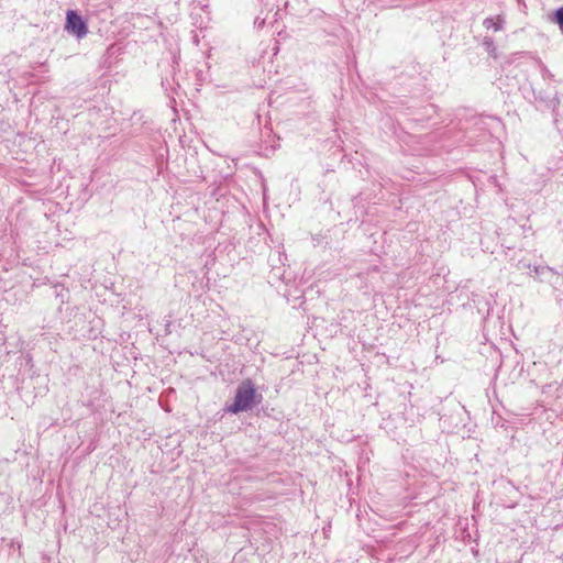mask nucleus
<instances>
[{"mask_svg": "<svg viewBox=\"0 0 563 563\" xmlns=\"http://www.w3.org/2000/svg\"><path fill=\"white\" fill-rule=\"evenodd\" d=\"M194 42H195L196 45H198V43H199V40H198L196 34L194 35Z\"/></svg>", "mask_w": 563, "mask_h": 563, "instance_id": "9", "label": "nucleus"}, {"mask_svg": "<svg viewBox=\"0 0 563 563\" xmlns=\"http://www.w3.org/2000/svg\"><path fill=\"white\" fill-rule=\"evenodd\" d=\"M255 24H257L258 26H262V25L264 24V20H261V21H260V19L257 18V19L255 20Z\"/></svg>", "mask_w": 563, "mask_h": 563, "instance_id": "8", "label": "nucleus"}, {"mask_svg": "<svg viewBox=\"0 0 563 563\" xmlns=\"http://www.w3.org/2000/svg\"><path fill=\"white\" fill-rule=\"evenodd\" d=\"M545 282L552 284L554 286V288H556V289H560L561 287H563V276L558 274L555 271H554L553 276L548 275V278L545 279Z\"/></svg>", "mask_w": 563, "mask_h": 563, "instance_id": "6", "label": "nucleus"}, {"mask_svg": "<svg viewBox=\"0 0 563 563\" xmlns=\"http://www.w3.org/2000/svg\"><path fill=\"white\" fill-rule=\"evenodd\" d=\"M505 19L503 15H497L496 19L489 16L483 21V26L487 30L493 29L495 32L504 30Z\"/></svg>", "mask_w": 563, "mask_h": 563, "instance_id": "3", "label": "nucleus"}, {"mask_svg": "<svg viewBox=\"0 0 563 563\" xmlns=\"http://www.w3.org/2000/svg\"><path fill=\"white\" fill-rule=\"evenodd\" d=\"M261 395L256 394L255 386L251 379H245L239 384L234 400L231 405L225 407V411L231 413H239L252 408L253 405L260 402Z\"/></svg>", "mask_w": 563, "mask_h": 563, "instance_id": "1", "label": "nucleus"}, {"mask_svg": "<svg viewBox=\"0 0 563 563\" xmlns=\"http://www.w3.org/2000/svg\"><path fill=\"white\" fill-rule=\"evenodd\" d=\"M533 272L540 282H545L548 275H554V269L549 266H536L533 267Z\"/></svg>", "mask_w": 563, "mask_h": 563, "instance_id": "4", "label": "nucleus"}, {"mask_svg": "<svg viewBox=\"0 0 563 563\" xmlns=\"http://www.w3.org/2000/svg\"><path fill=\"white\" fill-rule=\"evenodd\" d=\"M483 46L489 55H492L494 57L496 56L497 48H496L493 37L485 36L483 40Z\"/></svg>", "mask_w": 563, "mask_h": 563, "instance_id": "5", "label": "nucleus"}, {"mask_svg": "<svg viewBox=\"0 0 563 563\" xmlns=\"http://www.w3.org/2000/svg\"><path fill=\"white\" fill-rule=\"evenodd\" d=\"M551 20L559 25L560 31L563 33V7L554 11Z\"/></svg>", "mask_w": 563, "mask_h": 563, "instance_id": "7", "label": "nucleus"}, {"mask_svg": "<svg viewBox=\"0 0 563 563\" xmlns=\"http://www.w3.org/2000/svg\"><path fill=\"white\" fill-rule=\"evenodd\" d=\"M26 75H27V79L34 77V75L32 73H27Z\"/></svg>", "mask_w": 563, "mask_h": 563, "instance_id": "10", "label": "nucleus"}, {"mask_svg": "<svg viewBox=\"0 0 563 563\" xmlns=\"http://www.w3.org/2000/svg\"><path fill=\"white\" fill-rule=\"evenodd\" d=\"M65 30L78 40L84 38L88 34L86 21L74 10H68L66 13Z\"/></svg>", "mask_w": 563, "mask_h": 563, "instance_id": "2", "label": "nucleus"}]
</instances>
